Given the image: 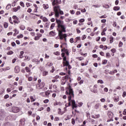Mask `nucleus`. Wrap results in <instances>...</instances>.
<instances>
[{
  "mask_svg": "<svg viewBox=\"0 0 126 126\" xmlns=\"http://www.w3.org/2000/svg\"><path fill=\"white\" fill-rule=\"evenodd\" d=\"M71 103L72 104V109L73 110L74 109V108H76L78 107L77 104H76L75 100H74V99H71Z\"/></svg>",
  "mask_w": 126,
  "mask_h": 126,
  "instance_id": "nucleus-4",
  "label": "nucleus"
},
{
  "mask_svg": "<svg viewBox=\"0 0 126 126\" xmlns=\"http://www.w3.org/2000/svg\"><path fill=\"white\" fill-rule=\"evenodd\" d=\"M106 21H107V20L106 19H102L101 20V23H106Z\"/></svg>",
  "mask_w": 126,
  "mask_h": 126,
  "instance_id": "nucleus-47",
  "label": "nucleus"
},
{
  "mask_svg": "<svg viewBox=\"0 0 126 126\" xmlns=\"http://www.w3.org/2000/svg\"><path fill=\"white\" fill-rule=\"evenodd\" d=\"M13 54V51H10L7 52V55H12Z\"/></svg>",
  "mask_w": 126,
  "mask_h": 126,
  "instance_id": "nucleus-44",
  "label": "nucleus"
},
{
  "mask_svg": "<svg viewBox=\"0 0 126 126\" xmlns=\"http://www.w3.org/2000/svg\"><path fill=\"white\" fill-rule=\"evenodd\" d=\"M21 30H24L25 29V26L24 25H21L20 27Z\"/></svg>",
  "mask_w": 126,
  "mask_h": 126,
  "instance_id": "nucleus-34",
  "label": "nucleus"
},
{
  "mask_svg": "<svg viewBox=\"0 0 126 126\" xmlns=\"http://www.w3.org/2000/svg\"><path fill=\"white\" fill-rule=\"evenodd\" d=\"M19 111H20V109H19V108L17 107H11V112H12L13 113H18Z\"/></svg>",
  "mask_w": 126,
  "mask_h": 126,
  "instance_id": "nucleus-5",
  "label": "nucleus"
},
{
  "mask_svg": "<svg viewBox=\"0 0 126 126\" xmlns=\"http://www.w3.org/2000/svg\"><path fill=\"white\" fill-rule=\"evenodd\" d=\"M48 72L46 71H44L42 73L43 76H46V75H48Z\"/></svg>",
  "mask_w": 126,
  "mask_h": 126,
  "instance_id": "nucleus-21",
  "label": "nucleus"
},
{
  "mask_svg": "<svg viewBox=\"0 0 126 126\" xmlns=\"http://www.w3.org/2000/svg\"><path fill=\"white\" fill-rule=\"evenodd\" d=\"M99 107H100V104H96L94 106V108H95L96 110H97V109H99Z\"/></svg>",
  "mask_w": 126,
  "mask_h": 126,
  "instance_id": "nucleus-31",
  "label": "nucleus"
},
{
  "mask_svg": "<svg viewBox=\"0 0 126 126\" xmlns=\"http://www.w3.org/2000/svg\"><path fill=\"white\" fill-rule=\"evenodd\" d=\"M81 56H83L84 57H86L87 56V53H81Z\"/></svg>",
  "mask_w": 126,
  "mask_h": 126,
  "instance_id": "nucleus-63",
  "label": "nucleus"
},
{
  "mask_svg": "<svg viewBox=\"0 0 126 126\" xmlns=\"http://www.w3.org/2000/svg\"><path fill=\"white\" fill-rule=\"evenodd\" d=\"M57 31H58L59 33H58V36L60 38V40H63V32L62 31V30H60L59 29H57Z\"/></svg>",
  "mask_w": 126,
  "mask_h": 126,
  "instance_id": "nucleus-3",
  "label": "nucleus"
},
{
  "mask_svg": "<svg viewBox=\"0 0 126 126\" xmlns=\"http://www.w3.org/2000/svg\"><path fill=\"white\" fill-rule=\"evenodd\" d=\"M123 97L125 98L126 96V92H124L122 95Z\"/></svg>",
  "mask_w": 126,
  "mask_h": 126,
  "instance_id": "nucleus-59",
  "label": "nucleus"
},
{
  "mask_svg": "<svg viewBox=\"0 0 126 126\" xmlns=\"http://www.w3.org/2000/svg\"><path fill=\"white\" fill-rule=\"evenodd\" d=\"M114 42V37L111 36L110 37V43L112 44Z\"/></svg>",
  "mask_w": 126,
  "mask_h": 126,
  "instance_id": "nucleus-28",
  "label": "nucleus"
},
{
  "mask_svg": "<svg viewBox=\"0 0 126 126\" xmlns=\"http://www.w3.org/2000/svg\"><path fill=\"white\" fill-rule=\"evenodd\" d=\"M70 13H71V14H74L75 13V12H74V10H70Z\"/></svg>",
  "mask_w": 126,
  "mask_h": 126,
  "instance_id": "nucleus-60",
  "label": "nucleus"
},
{
  "mask_svg": "<svg viewBox=\"0 0 126 126\" xmlns=\"http://www.w3.org/2000/svg\"><path fill=\"white\" fill-rule=\"evenodd\" d=\"M43 103L44 104H47V103H49V99H45L43 101Z\"/></svg>",
  "mask_w": 126,
  "mask_h": 126,
  "instance_id": "nucleus-53",
  "label": "nucleus"
},
{
  "mask_svg": "<svg viewBox=\"0 0 126 126\" xmlns=\"http://www.w3.org/2000/svg\"><path fill=\"white\" fill-rule=\"evenodd\" d=\"M95 88H97V86H94V90L92 91V92H93L94 93H97V89H95Z\"/></svg>",
  "mask_w": 126,
  "mask_h": 126,
  "instance_id": "nucleus-18",
  "label": "nucleus"
},
{
  "mask_svg": "<svg viewBox=\"0 0 126 126\" xmlns=\"http://www.w3.org/2000/svg\"><path fill=\"white\" fill-rule=\"evenodd\" d=\"M42 20L43 22H47V21H48V19L46 17H43Z\"/></svg>",
  "mask_w": 126,
  "mask_h": 126,
  "instance_id": "nucleus-33",
  "label": "nucleus"
},
{
  "mask_svg": "<svg viewBox=\"0 0 126 126\" xmlns=\"http://www.w3.org/2000/svg\"><path fill=\"white\" fill-rule=\"evenodd\" d=\"M2 126H11V124L9 122H4Z\"/></svg>",
  "mask_w": 126,
  "mask_h": 126,
  "instance_id": "nucleus-14",
  "label": "nucleus"
},
{
  "mask_svg": "<svg viewBox=\"0 0 126 126\" xmlns=\"http://www.w3.org/2000/svg\"><path fill=\"white\" fill-rule=\"evenodd\" d=\"M63 67H64V66H68L69 65V62L68 61H65V62H63Z\"/></svg>",
  "mask_w": 126,
  "mask_h": 126,
  "instance_id": "nucleus-10",
  "label": "nucleus"
},
{
  "mask_svg": "<svg viewBox=\"0 0 126 126\" xmlns=\"http://www.w3.org/2000/svg\"><path fill=\"white\" fill-rule=\"evenodd\" d=\"M120 6H114L113 7V10H115V11H117L118 10H120Z\"/></svg>",
  "mask_w": 126,
  "mask_h": 126,
  "instance_id": "nucleus-19",
  "label": "nucleus"
},
{
  "mask_svg": "<svg viewBox=\"0 0 126 126\" xmlns=\"http://www.w3.org/2000/svg\"><path fill=\"white\" fill-rule=\"evenodd\" d=\"M75 40H76V42L75 43H76L77 42V41H79V40H80V37H77Z\"/></svg>",
  "mask_w": 126,
  "mask_h": 126,
  "instance_id": "nucleus-50",
  "label": "nucleus"
},
{
  "mask_svg": "<svg viewBox=\"0 0 126 126\" xmlns=\"http://www.w3.org/2000/svg\"><path fill=\"white\" fill-rule=\"evenodd\" d=\"M64 53L66 54L67 56L69 55V53H68V50H67V49L64 50Z\"/></svg>",
  "mask_w": 126,
  "mask_h": 126,
  "instance_id": "nucleus-40",
  "label": "nucleus"
},
{
  "mask_svg": "<svg viewBox=\"0 0 126 126\" xmlns=\"http://www.w3.org/2000/svg\"><path fill=\"white\" fill-rule=\"evenodd\" d=\"M84 21H85V20L84 19H81L79 20L80 23H82L83 22H84Z\"/></svg>",
  "mask_w": 126,
  "mask_h": 126,
  "instance_id": "nucleus-46",
  "label": "nucleus"
},
{
  "mask_svg": "<svg viewBox=\"0 0 126 126\" xmlns=\"http://www.w3.org/2000/svg\"><path fill=\"white\" fill-rule=\"evenodd\" d=\"M124 45V43L122 41L119 42V48H122L123 47V45Z\"/></svg>",
  "mask_w": 126,
  "mask_h": 126,
  "instance_id": "nucleus-27",
  "label": "nucleus"
},
{
  "mask_svg": "<svg viewBox=\"0 0 126 126\" xmlns=\"http://www.w3.org/2000/svg\"><path fill=\"white\" fill-rule=\"evenodd\" d=\"M12 18H13V19H14L15 20H19V18H18V17H17V16H15V15H14L12 17Z\"/></svg>",
  "mask_w": 126,
  "mask_h": 126,
  "instance_id": "nucleus-29",
  "label": "nucleus"
},
{
  "mask_svg": "<svg viewBox=\"0 0 126 126\" xmlns=\"http://www.w3.org/2000/svg\"><path fill=\"white\" fill-rule=\"evenodd\" d=\"M30 99H31V102H35V99L34 98V97L32 96H30Z\"/></svg>",
  "mask_w": 126,
  "mask_h": 126,
  "instance_id": "nucleus-23",
  "label": "nucleus"
},
{
  "mask_svg": "<svg viewBox=\"0 0 126 126\" xmlns=\"http://www.w3.org/2000/svg\"><path fill=\"white\" fill-rule=\"evenodd\" d=\"M77 59L79 61H83V60H84V58L83 57H78Z\"/></svg>",
  "mask_w": 126,
  "mask_h": 126,
  "instance_id": "nucleus-52",
  "label": "nucleus"
},
{
  "mask_svg": "<svg viewBox=\"0 0 126 126\" xmlns=\"http://www.w3.org/2000/svg\"><path fill=\"white\" fill-rule=\"evenodd\" d=\"M9 22H10L11 24H13V22H12V19H11V17H10L9 18Z\"/></svg>",
  "mask_w": 126,
  "mask_h": 126,
  "instance_id": "nucleus-43",
  "label": "nucleus"
},
{
  "mask_svg": "<svg viewBox=\"0 0 126 126\" xmlns=\"http://www.w3.org/2000/svg\"><path fill=\"white\" fill-rule=\"evenodd\" d=\"M25 69L27 72H30L31 71V69L29 68V67H26Z\"/></svg>",
  "mask_w": 126,
  "mask_h": 126,
  "instance_id": "nucleus-22",
  "label": "nucleus"
},
{
  "mask_svg": "<svg viewBox=\"0 0 126 126\" xmlns=\"http://www.w3.org/2000/svg\"><path fill=\"white\" fill-rule=\"evenodd\" d=\"M100 39H101V37L98 36L96 38V42H99L100 41Z\"/></svg>",
  "mask_w": 126,
  "mask_h": 126,
  "instance_id": "nucleus-54",
  "label": "nucleus"
},
{
  "mask_svg": "<svg viewBox=\"0 0 126 126\" xmlns=\"http://www.w3.org/2000/svg\"><path fill=\"white\" fill-rule=\"evenodd\" d=\"M54 11H55V10H58V9H59V10H61V6L60 5H58V6H55L54 7Z\"/></svg>",
  "mask_w": 126,
  "mask_h": 126,
  "instance_id": "nucleus-11",
  "label": "nucleus"
},
{
  "mask_svg": "<svg viewBox=\"0 0 126 126\" xmlns=\"http://www.w3.org/2000/svg\"><path fill=\"white\" fill-rule=\"evenodd\" d=\"M5 120L7 121H14L15 120V118H14V115H8L6 118Z\"/></svg>",
  "mask_w": 126,
  "mask_h": 126,
  "instance_id": "nucleus-6",
  "label": "nucleus"
},
{
  "mask_svg": "<svg viewBox=\"0 0 126 126\" xmlns=\"http://www.w3.org/2000/svg\"><path fill=\"white\" fill-rule=\"evenodd\" d=\"M107 16L106 15L101 16L99 18H106Z\"/></svg>",
  "mask_w": 126,
  "mask_h": 126,
  "instance_id": "nucleus-57",
  "label": "nucleus"
},
{
  "mask_svg": "<svg viewBox=\"0 0 126 126\" xmlns=\"http://www.w3.org/2000/svg\"><path fill=\"white\" fill-rule=\"evenodd\" d=\"M10 7H11V4H8L7 5L6 7V9H7V10H8L10 8Z\"/></svg>",
  "mask_w": 126,
  "mask_h": 126,
  "instance_id": "nucleus-26",
  "label": "nucleus"
},
{
  "mask_svg": "<svg viewBox=\"0 0 126 126\" xmlns=\"http://www.w3.org/2000/svg\"><path fill=\"white\" fill-rule=\"evenodd\" d=\"M56 25V24L55 23H53L51 24L50 28L51 29H54V27H55V26Z\"/></svg>",
  "mask_w": 126,
  "mask_h": 126,
  "instance_id": "nucleus-41",
  "label": "nucleus"
},
{
  "mask_svg": "<svg viewBox=\"0 0 126 126\" xmlns=\"http://www.w3.org/2000/svg\"><path fill=\"white\" fill-rule=\"evenodd\" d=\"M107 115H108L109 118H113V117L114 116V114L111 111H109L107 113Z\"/></svg>",
  "mask_w": 126,
  "mask_h": 126,
  "instance_id": "nucleus-12",
  "label": "nucleus"
},
{
  "mask_svg": "<svg viewBox=\"0 0 126 126\" xmlns=\"http://www.w3.org/2000/svg\"><path fill=\"white\" fill-rule=\"evenodd\" d=\"M58 105H59V106H62L63 103H62L61 102H56L55 104H54L55 106H58Z\"/></svg>",
  "mask_w": 126,
  "mask_h": 126,
  "instance_id": "nucleus-24",
  "label": "nucleus"
},
{
  "mask_svg": "<svg viewBox=\"0 0 126 126\" xmlns=\"http://www.w3.org/2000/svg\"><path fill=\"white\" fill-rule=\"evenodd\" d=\"M66 95H68V103L65 104V107L67 108V107H70L71 106V98L74 97V94L73 92V90L71 88V86H69L68 88V90L65 92Z\"/></svg>",
  "mask_w": 126,
  "mask_h": 126,
  "instance_id": "nucleus-1",
  "label": "nucleus"
},
{
  "mask_svg": "<svg viewBox=\"0 0 126 126\" xmlns=\"http://www.w3.org/2000/svg\"><path fill=\"white\" fill-rule=\"evenodd\" d=\"M7 98H9V95L8 94H5L4 96V98L7 99Z\"/></svg>",
  "mask_w": 126,
  "mask_h": 126,
  "instance_id": "nucleus-55",
  "label": "nucleus"
},
{
  "mask_svg": "<svg viewBox=\"0 0 126 126\" xmlns=\"http://www.w3.org/2000/svg\"><path fill=\"white\" fill-rule=\"evenodd\" d=\"M93 7H95V8H98L100 7V5L96 4V5H93Z\"/></svg>",
  "mask_w": 126,
  "mask_h": 126,
  "instance_id": "nucleus-38",
  "label": "nucleus"
},
{
  "mask_svg": "<svg viewBox=\"0 0 126 126\" xmlns=\"http://www.w3.org/2000/svg\"><path fill=\"white\" fill-rule=\"evenodd\" d=\"M97 83H100V84H103V83H104V81H103L102 80H98L97 81Z\"/></svg>",
  "mask_w": 126,
  "mask_h": 126,
  "instance_id": "nucleus-35",
  "label": "nucleus"
},
{
  "mask_svg": "<svg viewBox=\"0 0 126 126\" xmlns=\"http://www.w3.org/2000/svg\"><path fill=\"white\" fill-rule=\"evenodd\" d=\"M39 39H40L39 35L34 37L35 41H37V40H39Z\"/></svg>",
  "mask_w": 126,
  "mask_h": 126,
  "instance_id": "nucleus-42",
  "label": "nucleus"
},
{
  "mask_svg": "<svg viewBox=\"0 0 126 126\" xmlns=\"http://www.w3.org/2000/svg\"><path fill=\"white\" fill-rule=\"evenodd\" d=\"M107 30V28H105L104 29H103L102 32L104 33V34H106L105 32H106Z\"/></svg>",
  "mask_w": 126,
  "mask_h": 126,
  "instance_id": "nucleus-61",
  "label": "nucleus"
},
{
  "mask_svg": "<svg viewBox=\"0 0 126 126\" xmlns=\"http://www.w3.org/2000/svg\"><path fill=\"white\" fill-rule=\"evenodd\" d=\"M63 79L65 80V81H67L68 79H70V77L68 76V75H66V76L63 77Z\"/></svg>",
  "mask_w": 126,
  "mask_h": 126,
  "instance_id": "nucleus-15",
  "label": "nucleus"
},
{
  "mask_svg": "<svg viewBox=\"0 0 126 126\" xmlns=\"http://www.w3.org/2000/svg\"><path fill=\"white\" fill-rule=\"evenodd\" d=\"M63 35H64L63 37L64 38V40L66 41V37H67V34H66V33H64Z\"/></svg>",
  "mask_w": 126,
  "mask_h": 126,
  "instance_id": "nucleus-45",
  "label": "nucleus"
},
{
  "mask_svg": "<svg viewBox=\"0 0 126 126\" xmlns=\"http://www.w3.org/2000/svg\"><path fill=\"white\" fill-rule=\"evenodd\" d=\"M74 42V41H73V38H71L70 39V42H71V43H73Z\"/></svg>",
  "mask_w": 126,
  "mask_h": 126,
  "instance_id": "nucleus-64",
  "label": "nucleus"
},
{
  "mask_svg": "<svg viewBox=\"0 0 126 126\" xmlns=\"http://www.w3.org/2000/svg\"><path fill=\"white\" fill-rule=\"evenodd\" d=\"M92 57L93 58L96 59V58H98V55H97V54H93Z\"/></svg>",
  "mask_w": 126,
  "mask_h": 126,
  "instance_id": "nucleus-51",
  "label": "nucleus"
},
{
  "mask_svg": "<svg viewBox=\"0 0 126 126\" xmlns=\"http://www.w3.org/2000/svg\"><path fill=\"white\" fill-rule=\"evenodd\" d=\"M43 7L44 8V9H48V8H49V5L43 4Z\"/></svg>",
  "mask_w": 126,
  "mask_h": 126,
  "instance_id": "nucleus-20",
  "label": "nucleus"
},
{
  "mask_svg": "<svg viewBox=\"0 0 126 126\" xmlns=\"http://www.w3.org/2000/svg\"><path fill=\"white\" fill-rule=\"evenodd\" d=\"M106 57V58H110L111 55H110V53H107Z\"/></svg>",
  "mask_w": 126,
  "mask_h": 126,
  "instance_id": "nucleus-48",
  "label": "nucleus"
},
{
  "mask_svg": "<svg viewBox=\"0 0 126 126\" xmlns=\"http://www.w3.org/2000/svg\"><path fill=\"white\" fill-rule=\"evenodd\" d=\"M61 29H62L61 31L63 33H65V32H66V30H65V29H66V28L65 27V26H64L63 27H62V28H61Z\"/></svg>",
  "mask_w": 126,
  "mask_h": 126,
  "instance_id": "nucleus-16",
  "label": "nucleus"
},
{
  "mask_svg": "<svg viewBox=\"0 0 126 126\" xmlns=\"http://www.w3.org/2000/svg\"><path fill=\"white\" fill-rule=\"evenodd\" d=\"M111 51L112 52V53H113V54H115V53H116V52L117 51V50H116L115 48H113L111 50Z\"/></svg>",
  "mask_w": 126,
  "mask_h": 126,
  "instance_id": "nucleus-36",
  "label": "nucleus"
},
{
  "mask_svg": "<svg viewBox=\"0 0 126 126\" xmlns=\"http://www.w3.org/2000/svg\"><path fill=\"white\" fill-rule=\"evenodd\" d=\"M25 118L22 119L20 120V124L19 125V126H24L25 125Z\"/></svg>",
  "mask_w": 126,
  "mask_h": 126,
  "instance_id": "nucleus-8",
  "label": "nucleus"
},
{
  "mask_svg": "<svg viewBox=\"0 0 126 126\" xmlns=\"http://www.w3.org/2000/svg\"><path fill=\"white\" fill-rule=\"evenodd\" d=\"M27 30H28V31H30V32L33 31V29H32L30 27H28L27 28Z\"/></svg>",
  "mask_w": 126,
  "mask_h": 126,
  "instance_id": "nucleus-56",
  "label": "nucleus"
},
{
  "mask_svg": "<svg viewBox=\"0 0 126 126\" xmlns=\"http://www.w3.org/2000/svg\"><path fill=\"white\" fill-rule=\"evenodd\" d=\"M52 1V5L53 6H55V5H58V4H61V2H62L61 0L59 1V0H53Z\"/></svg>",
  "mask_w": 126,
  "mask_h": 126,
  "instance_id": "nucleus-7",
  "label": "nucleus"
},
{
  "mask_svg": "<svg viewBox=\"0 0 126 126\" xmlns=\"http://www.w3.org/2000/svg\"><path fill=\"white\" fill-rule=\"evenodd\" d=\"M107 62H108V60H103L102 61V64H106Z\"/></svg>",
  "mask_w": 126,
  "mask_h": 126,
  "instance_id": "nucleus-30",
  "label": "nucleus"
},
{
  "mask_svg": "<svg viewBox=\"0 0 126 126\" xmlns=\"http://www.w3.org/2000/svg\"><path fill=\"white\" fill-rule=\"evenodd\" d=\"M56 22L57 24H58L57 27L58 29H60V28H62V27L64 26V25H63V21H61L60 19H58L57 18H56Z\"/></svg>",
  "mask_w": 126,
  "mask_h": 126,
  "instance_id": "nucleus-2",
  "label": "nucleus"
},
{
  "mask_svg": "<svg viewBox=\"0 0 126 126\" xmlns=\"http://www.w3.org/2000/svg\"><path fill=\"white\" fill-rule=\"evenodd\" d=\"M15 33L16 34H18L19 33V31H17V29H15L14 30Z\"/></svg>",
  "mask_w": 126,
  "mask_h": 126,
  "instance_id": "nucleus-58",
  "label": "nucleus"
},
{
  "mask_svg": "<svg viewBox=\"0 0 126 126\" xmlns=\"http://www.w3.org/2000/svg\"><path fill=\"white\" fill-rule=\"evenodd\" d=\"M11 46H12V47H14L15 48H16V43H15V42H12L11 43Z\"/></svg>",
  "mask_w": 126,
  "mask_h": 126,
  "instance_id": "nucleus-32",
  "label": "nucleus"
},
{
  "mask_svg": "<svg viewBox=\"0 0 126 126\" xmlns=\"http://www.w3.org/2000/svg\"><path fill=\"white\" fill-rule=\"evenodd\" d=\"M17 37L18 39H20V38H23V34H21L19 35H17Z\"/></svg>",
  "mask_w": 126,
  "mask_h": 126,
  "instance_id": "nucleus-37",
  "label": "nucleus"
},
{
  "mask_svg": "<svg viewBox=\"0 0 126 126\" xmlns=\"http://www.w3.org/2000/svg\"><path fill=\"white\" fill-rule=\"evenodd\" d=\"M54 12H55V16L56 17H59L60 16V13L59 12V10H54Z\"/></svg>",
  "mask_w": 126,
  "mask_h": 126,
  "instance_id": "nucleus-13",
  "label": "nucleus"
},
{
  "mask_svg": "<svg viewBox=\"0 0 126 126\" xmlns=\"http://www.w3.org/2000/svg\"><path fill=\"white\" fill-rule=\"evenodd\" d=\"M49 35H51V36L53 37V36H55L56 35V32H55L54 31H51L49 32Z\"/></svg>",
  "mask_w": 126,
  "mask_h": 126,
  "instance_id": "nucleus-17",
  "label": "nucleus"
},
{
  "mask_svg": "<svg viewBox=\"0 0 126 126\" xmlns=\"http://www.w3.org/2000/svg\"><path fill=\"white\" fill-rule=\"evenodd\" d=\"M14 70H15V73H18L19 72V71H20V69L19 68V66H16L15 67Z\"/></svg>",
  "mask_w": 126,
  "mask_h": 126,
  "instance_id": "nucleus-9",
  "label": "nucleus"
},
{
  "mask_svg": "<svg viewBox=\"0 0 126 126\" xmlns=\"http://www.w3.org/2000/svg\"><path fill=\"white\" fill-rule=\"evenodd\" d=\"M4 28L6 29L7 27H8V23L6 22L4 23Z\"/></svg>",
  "mask_w": 126,
  "mask_h": 126,
  "instance_id": "nucleus-25",
  "label": "nucleus"
},
{
  "mask_svg": "<svg viewBox=\"0 0 126 126\" xmlns=\"http://www.w3.org/2000/svg\"><path fill=\"white\" fill-rule=\"evenodd\" d=\"M20 4L21 6H22L23 7H24V6H25V5H24V2H23V1H21L20 2Z\"/></svg>",
  "mask_w": 126,
  "mask_h": 126,
  "instance_id": "nucleus-39",
  "label": "nucleus"
},
{
  "mask_svg": "<svg viewBox=\"0 0 126 126\" xmlns=\"http://www.w3.org/2000/svg\"><path fill=\"white\" fill-rule=\"evenodd\" d=\"M101 40L102 42H105V41H106V37H103L101 38Z\"/></svg>",
  "mask_w": 126,
  "mask_h": 126,
  "instance_id": "nucleus-49",
  "label": "nucleus"
},
{
  "mask_svg": "<svg viewBox=\"0 0 126 126\" xmlns=\"http://www.w3.org/2000/svg\"><path fill=\"white\" fill-rule=\"evenodd\" d=\"M63 62H67V61L66 60V57L65 56L64 57H63Z\"/></svg>",
  "mask_w": 126,
  "mask_h": 126,
  "instance_id": "nucleus-62",
  "label": "nucleus"
}]
</instances>
